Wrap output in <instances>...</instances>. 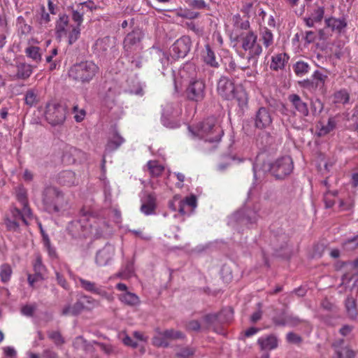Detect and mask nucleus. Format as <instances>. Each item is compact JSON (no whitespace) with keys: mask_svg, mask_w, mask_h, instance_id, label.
Returning a JSON list of instances; mask_svg holds the SVG:
<instances>
[{"mask_svg":"<svg viewBox=\"0 0 358 358\" xmlns=\"http://www.w3.org/2000/svg\"><path fill=\"white\" fill-rule=\"evenodd\" d=\"M42 201L45 209L49 213H59L67 206L64 194L57 187L47 186L42 192Z\"/></svg>","mask_w":358,"mask_h":358,"instance_id":"423d86ee","label":"nucleus"},{"mask_svg":"<svg viewBox=\"0 0 358 358\" xmlns=\"http://www.w3.org/2000/svg\"><path fill=\"white\" fill-rule=\"evenodd\" d=\"M288 100L291 103L292 106L301 115L307 117L309 115L308 106L306 102L303 101L301 96L296 94H289Z\"/></svg>","mask_w":358,"mask_h":358,"instance_id":"a211bd4d","label":"nucleus"},{"mask_svg":"<svg viewBox=\"0 0 358 358\" xmlns=\"http://www.w3.org/2000/svg\"><path fill=\"white\" fill-rule=\"evenodd\" d=\"M326 27L329 28L332 31L338 34L344 32L347 27V22L344 17L336 18L334 17H327L324 20Z\"/></svg>","mask_w":358,"mask_h":358,"instance_id":"412c9836","label":"nucleus"},{"mask_svg":"<svg viewBox=\"0 0 358 358\" xmlns=\"http://www.w3.org/2000/svg\"><path fill=\"white\" fill-rule=\"evenodd\" d=\"M335 102L345 103L349 101V94L345 90H340L334 94Z\"/></svg>","mask_w":358,"mask_h":358,"instance_id":"8fccbe9b","label":"nucleus"},{"mask_svg":"<svg viewBox=\"0 0 358 358\" xmlns=\"http://www.w3.org/2000/svg\"><path fill=\"white\" fill-rule=\"evenodd\" d=\"M142 38L143 34L140 30H134L126 36L123 45L127 55L137 54L142 50Z\"/></svg>","mask_w":358,"mask_h":358,"instance_id":"ddd939ff","label":"nucleus"},{"mask_svg":"<svg viewBox=\"0 0 358 358\" xmlns=\"http://www.w3.org/2000/svg\"><path fill=\"white\" fill-rule=\"evenodd\" d=\"M195 352V350L192 348L186 347L181 349L176 353L178 357L188 358L192 356Z\"/></svg>","mask_w":358,"mask_h":358,"instance_id":"864d4df0","label":"nucleus"},{"mask_svg":"<svg viewBox=\"0 0 358 358\" xmlns=\"http://www.w3.org/2000/svg\"><path fill=\"white\" fill-rule=\"evenodd\" d=\"M57 181L61 185L66 187H71L78 184V179L76 173L69 170L60 172L58 175Z\"/></svg>","mask_w":358,"mask_h":358,"instance_id":"4be33fe9","label":"nucleus"},{"mask_svg":"<svg viewBox=\"0 0 358 358\" xmlns=\"http://www.w3.org/2000/svg\"><path fill=\"white\" fill-rule=\"evenodd\" d=\"M293 169V164L289 157H283L277 159L270 166V172L278 179H282L289 175Z\"/></svg>","mask_w":358,"mask_h":358,"instance_id":"f8f14e48","label":"nucleus"},{"mask_svg":"<svg viewBox=\"0 0 358 358\" xmlns=\"http://www.w3.org/2000/svg\"><path fill=\"white\" fill-rule=\"evenodd\" d=\"M10 213V218L17 221L21 220L25 225H29V220L33 218V214L29 207L24 208L22 206V210H20L16 206H12Z\"/></svg>","mask_w":358,"mask_h":358,"instance_id":"f3484780","label":"nucleus"},{"mask_svg":"<svg viewBox=\"0 0 358 358\" xmlns=\"http://www.w3.org/2000/svg\"><path fill=\"white\" fill-rule=\"evenodd\" d=\"M221 322H229L233 319L234 311L231 307L225 308L219 313Z\"/></svg>","mask_w":358,"mask_h":358,"instance_id":"c03bdc74","label":"nucleus"},{"mask_svg":"<svg viewBox=\"0 0 358 358\" xmlns=\"http://www.w3.org/2000/svg\"><path fill=\"white\" fill-rule=\"evenodd\" d=\"M24 101L27 105L31 107L38 102L37 95L32 90H28L25 94Z\"/></svg>","mask_w":358,"mask_h":358,"instance_id":"a18cd8bd","label":"nucleus"},{"mask_svg":"<svg viewBox=\"0 0 358 358\" xmlns=\"http://www.w3.org/2000/svg\"><path fill=\"white\" fill-rule=\"evenodd\" d=\"M11 274H12V269L9 265L4 264V265L1 266L0 276H1V280L3 282H6L10 280Z\"/></svg>","mask_w":358,"mask_h":358,"instance_id":"de8ad7c7","label":"nucleus"},{"mask_svg":"<svg viewBox=\"0 0 358 358\" xmlns=\"http://www.w3.org/2000/svg\"><path fill=\"white\" fill-rule=\"evenodd\" d=\"M24 52L26 56L36 62H40L41 61L42 55L41 53V48L37 46L31 45L27 47Z\"/></svg>","mask_w":358,"mask_h":358,"instance_id":"f704fd0d","label":"nucleus"},{"mask_svg":"<svg viewBox=\"0 0 358 358\" xmlns=\"http://www.w3.org/2000/svg\"><path fill=\"white\" fill-rule=\"evenodd\" d=\"M80 28L74 27L69 23V16L66 14L59 15V18L55 22V36L57 39L61 41L66 37L68 40V44L72 45L79 38L80 35Z\"/></svg>","mask_w":358,"mask_h":358,"instance_id":"0eeeda50","label":"nucleus"},{"mask_svg":"<svg viewBox=\"0 0 358 358\" xmlns=\"http://www.w3.org/2000/svg\"><path fill=\"white\" fill-rule=\"evenodd\" d=\"M150 175L153 177L159 176L164 171V167L156 160H150L147 163Z\"/></svg>","mask_w":358,"mask_h":358,"instance_id":"72a5a7b5","label":"nucleus"},{"mask_svg":"<svg viewBox=\"0 0 358 358\" xmlns=\"http://www.w3.org/2000/svg\"><path fill=\"white\" fill-rule=\"evenodd\" d=\"M84 306L80 298L72 306H67L62 310L63 315H77L84 310Z\"/></svg>","mask_w":358,"mask_h":358,"instance_id":"c756f323","label":"nucleus"},{"mask_svg":"<svg viewBox=\"0 0 358 358\" xmlns=\"http://www.w3.org/2000/svg\"><path fill=\"white\" fill-rule=\"evenodd\" d=\"M178 15L185 19L194 20L198 18L200 16V13L195 11L184 10L178 13Z\"/></svg>","mask_w":358,"mask_h":358,"instance_id":"6e6d98bb","label":"nucleus"},{"mask_svg":"<svg viewBox=\"0 0 358 358\" xmlns=\"http://www.w3.org/2000/svg\"><path fill=\"white\" fill-rule=\"evenodd\" d=\"M5 224L8 231H17L19 229L20 224L18 221L13 220L10 217L5 219Z\"/></svg>","mask_w":358,"mask_h":358,"instance_id":"603ef678","label":"nucleus"},{"mask_svg":"<svg viewBox=\"0 0 358 358\" xmlns=\"http://www.w3.org/2000/svg\"><path fill=\"white\" fill-rule=\"evenodd\" d=\"M78 280L80 284V287L85 291L94 294L99 295L101 297L106 298L108 296V292L103 289L101 286L97 285L94 282L85 280L80 277L78 278Z\"/></svg>","mask_w":358,"mask_h":358,"instance_id":"6ab92c4d","label":"nucleus"},{"mask_svg":"<svg viewBox=\"0 0 358 358\" xmlns=\"http://www.w3.org/2000/svg\"><path fill=\"white\" fill-rule=\"evenodd\" d=\"M236 52L242 58H246L248 63L253 68L257 67L259 58L263 52L258 35L253 31L241 33L236 38Z\"/></svg>","mask_w":358,"mask_h":358,"instance_id":"f03ea898","label":"nucleus"},{"mask_svg":"<svg viewBox=\"0 0 358 358\" xmlns=\"http://www.w3.org/2000/svg\"><path fill=\"white\" fill-rule=\"evenodd\" d=\"M185 94L188 101L196 103H201L206 94L205 81L200 78H191L186 87Z\"/></svg>","mask_w":358,"mask_h":358,"instance_id":"6e6552de","label":"nucleus"},{"mask_svg":"<svg viewBox=\"0 0 358 358\" xmlns=\"http://www.w3.org/2000/svg\"><path fill=\"white\" fill-rule=\"evenodd\" d=\"M73 113H75L74 119L76 122H80L83 121L85 117L86 113L84 109H80L78 110V108L77 106H74Z\"/></svg>","mask_w":358,"mask_h":358,"instance_id":"4d7b16f0","label":"nucleus"},{"mask_svg":"<svg viewBox=\"0 0 358 358\" xmlns=\"http://www.w3.org/2000/svg\"><path fill=\"white\" fill-rule=\"evenodd\" d=\"M66 108L59 103H49L46 107L45 118L52 126L64 123L66 119Z\"/></svg>","mask_w":358,"mask_h":358,"instance_id":"9b49d317","label":"nucleus"},{"mask_svg":"<svg viewBox=\"0 0 358 358\" xmlns=\"http://www.w3.org/2000/svg\"><path fill=\"white\" fill-rule=\"evenodd\" d=\"M185 338V335L180 331L175 330L173 329H169L161 331L157 329L156 334L152 338V343L154 346L157 348H168L170 345V342L176 340H183Z\"/></svg>","mask_w":358,"mask_h":358,"instance_id":"9d476101","label":"nucleus"},{"mask_svg":"<svg viewBox=\"0 0 358 358\" xmlns=\"http://www.w3.org/2000/svg\"><path fill=\"white\" fill-rule=\"evenodd\" d=\"M257 343L263 350H271L278 345V340L275 335H268L259 338Z\"/></svg>","mask_w":358,"mask_h":358,"instance_id":"b1692460","label":"nucleus"},{"mask_svg":"<svg viewBox=\"0 0 358 358\" xmlns=\"http://www.w3.org/2000/svg\"><path fill=\"white\" fill-rule=\"evenodd\" d=\"M50 21V17L48 13L45 12L44 7L41 9V15L40 18L41 24H48Z\"/></svg>","mask_w":358,"mask_h":358,"instance_id":"338daca9","label":"nucleus"},{"mask_svg":"<svg viewBox=\"0 0 358 358\" xmlns=\"http://www.w3.org/2000/svg\"><path fill=\"white\" fill-rule=\"evenodd\" d=\"M110 48L111 40L108 36L96 40L94 44V50L101 54L106 53Z\"/></svg>","mask_w":358,"mask_h":358,"instance_id":"7c9ffc66","label":"nucleus"},{"mask_svg":"<svg viewBox=\"0 0 358 358\" xmlns=\"http://www.w3.org/2000/svg\"><path fill=\"white\" fill-rule=\"evenodd\" d=\"M273 122V117L269 109L260 107L255 116V127L259 129L269 127Z\"/></svg>","mask_w":358,"mask_h":358,"instance_id":"2eb2a0df","label":"nucleus"},{"mask_svg":"<svg viewBox=\"0 0 358 358\" xmlns=\"http://www.w3.org/2000/svg\"><path fill=\"white\" fill-rule=\"evenodd\" d=\"M17 23L19 25V30L22 34H28L31 30V26L27 24L22 17H17Z\"/></svg>","mask_w":358,"mask_h":358,"instance_id":"3c124183","label":"nucleus"},{"mask_svg":"<svg viewBox=\"0 0 358 358\" xmlns=\"http://www.w3.org/2000/svg\"><path fill=\"white\" fill-rule=\"evenodd\" d=\"M108 228L105 220L83 214L79 220L71 222L67 230L76 238H98Z\"/></svg>","mask_w":358,"mask_h":358,"instance_id":"f257e3e1","label":"nucleus"},{"mask_svg":"<svg viewBox=\"0 0 358 358\" xmlns=\"http://www.w3.org/2000/svg\"><path fill=\"white\" fill-rule=\"evenodd\" d=\"M336 124L337 121L335 117H329L326 124L320 122L317 126L318 129V136H324L329 134L331 131L335 129Z\"/></svg>","mask_w":358,"mask_h":358,"instance_id":"393cba45","label":"nucleus"},{"mask_svg":"<svg viewBox=\"0 0 358 358\" xmlns=\"http://www.w3.org/2000/svg\"><path fill=\"white\" fill-rule=\"evenodd\" d=\"M115 255V248L110 244H106L99 250L96 255V263L99 266L108 265Z\"/></svg>","mask_w":358,"mask_h":358,"instance_id":"dca6fc26","label":"nucleus"},{"mask_svg":"<svg viewBox=\"0 0 358 358\" xmlns=\"http://www.w3.org/2000/svg\"><path fill=\"white\" fill-rule=\"evenodd\" d=\"M99 66L92 61H84L73 64L68 74L73 80L82 83H89L99 73Z\"/></svg>","mask_w":358,"mask_h":358,"instance_id":"39448f33","label":"nucleus"},{"mask_svg":"<svg viewBox=\"0 0 358 358\" xmlns=\"http://www.w3.org/2000/svg\"><path fill=\"white\" fill-rule=\"evenodd\" d=\"M124 140L118 134L115 133L113 136L108 140L106 150L110 152L117 149L123 143Z\"/></svg>","mask_w":358,"mask_h":358,"instance_id":"473e14b6","label":"nucleus"},{"mask_svg":"<svg viewBox=\"0 0 358 358\" xmlns=\"http://www.w3.org/2000/svg\"><path fill=\"white\" fill-rule=\"evenodd\" d=\"M357 352L349 346L336 348L333 358H355Z\"/></svg>","mask_w":358,"mask_h":358,"instance_id":"2f4dec72","label":"nucleus"},{"mask_svg":"<svg viewBox=\"0 0 358 358\" xmlns=\"http://www.w3.org/2000/svg\"><path fill=\"white\" fill-rule=\"evenodd\" d=\"M16 198L21 206L29 207L27 199V190L22 186L17 187L15 189Z\"/></svg>","mask_w":358,"mask_h":358,"instance_id":"58836bf2","label":"nucleus"},{"mask_svg":"<svg viewBox=\"0 0 358 358\" xmlns=\"http://www.w3.org/2000/svg\"><path fill=\"white\" fill-rule=\"evenodd\" d=\"M316 39V34L313 31H307L305 32L304 40L308 43L314 42Z\"/></svg>","mask_w":358,"mask_h":358,"instance_id":"69168bd1","label":"nucleus"},{"mask_svg":"<svg viewBox=\"0 0 358 358\" xmlns=\"http://www.w3.org/2000/svg\"><path fill=\"white\" fill-rule=\"evenodd\" d=\"M192 137H198L205 142L213 143V148H216L221 141L224 131L220 125L214 118H207L198 123L194 127H188Z\"/></svg>","mask_w":358,"mask_h":358,"instance_id":"20e7f679","label":"nucleus"},{"mask_svg":"<svg viewBox=\"0 0 358 358\" xmlns=\"http://www.w3.org/2000/svg\"><path fill=\"white\" fill-rule=\"evenodd\" d=\"M48 338L51 339L55 345H61L64 343V339L63 338L61 334L57 331H51L48 333Z\"/></svg>","mask_w":358,"mask_h":358,"instance_id":"09e8293b","label":"nucleus"},{"mask_svg":"<svg viewBox=\"0 0 358 358\" xmlns=\"http://www.w3.org/2000/svg\"><path fill=\"white\" fill-rule=\"evenodd\" d=\"M187 5L192 9L210 10V6L204 0H187Z\"/></svg>","mask_w":358,"mask_h":358,"instance_id":"79ce46f5","label":"nucleus"},{"mask_svg":"<svg viewBox=\"0 0 358 358\" xmlns=\"http://www.w3.org/2000/svg\"><path fill=\"white\" fill-rule=\"evenodd\" d=\"M119 300L129 306H136L140 304L139 297L134 293L126 292L120 294L118 296Z\"/></svg>","mask_w":358,"mask_h":358,"instance_id":"cd10ccee","label":"nucleus"},{"mask_svg":"<svg viewBox=\"0 0 358 358\" xmlns=\"http://www.w3.org/2000/svg\"><path fill=\"white\" fill-rule=\"evenodd\" d=\"M42 275H43L38 273H35L34 275L29 274L28 275V278H27L29 285L31 287H33L34 284L36 282H37L43 278Z\"/></svg>","mask_w":358,"mask_h":358,"instance_id":"e2e57ef3","label":"nucleus"},{"mask_svg":"<svg viewBox=\"0 0 358 358\" xmlns=\"http://www.w3.org/2000/svg\"><path fill=\"white\" fill-rule=\"evenodd\" d=\"M287 341L290 343L297 344L301 341V338L293 332H289L287 334Z\"/></svg>","mask_w":358,"mask_h":358,"instance_id":"052dcab7","label":"nucleus"},{"mask_svg":"<svg viewBox=\"0 0 358 358\" xmlns=\"http://www.w3.org/2000/svg\"><path fill=\"white\" fill-rule=\"evenodd\" d=\"M185 328L188 331H198L201 329V324L198 320H190L185 324Z\"/></svg>","mask_w":358,"mask_h":358,"instance_id":"13d9d810","label":"nucleus"},{"mask_svg":"<svg viewBox=\"0 0 358 358\" xmlns=\"http://www.w3.org/2000/svg\"><path fill=\"white\" fill-rule=\"evenodd\" d=\"M17 76L18 78H28L32 73L31 66L26 63H20L17 66Z\"/></svg>","mask_w":358,"mask_h":358,"instance_id":"c9c22d12","label":"nucleus"},{"mask_svg":"<svg viewBox=\"0 0 358 358\" xmlns=\"http://www.w3.org/2000/svg\"><path fill=\"white\" fill-rule=\"evenodd\" d=\"M321 306L324 310L332 311L334 310L335 306L333 303H331L329 299H324L321 302Z\"/></svg>","mask_w":358,"mask_h":358,"instance_id":"0e129e2a","label":"nucleus"},{"mask_svg":"<svg viewBox=\"0 0 358 358\" xmlns=\"http://www.w3.org/2000/svg\"><path fill=\"white\" fill-rule=\"evenodd\" d=\"M259 41H262L263 45L266 49L273 46L274 43V36L272 31L264 27L259 29Z\"/></svg>","mask_w":358,"mask_h":358,"instance_id":"a878e982","label":"nucleus"},{"mask_svg":"<svg viewBox=\"0 0 358 358\" xmlns=\"http://www.w3.org/2000/svg\"><path fill=\"white\" fill-rule=\"evenodd\" d=\"M35 309L36 307L33 305H26L22 308L21 312L24 315L31 316L34 314Z\"/></svg>","mask_w":358,"mask_h":358,"instance_id":"680f3d73","label":"nucleus"},{"mask_svg":"<svg viewBox=\"0 0 358 358\" xmlns=\"http://www.w3.org/2000/svg\"><path fill=\"white\" fill-rule=\"evenodd\" d=\"M133 273V269L131 266H127L125 270L119 272L117 274V276L121 278L122 279H127L131 277Z\"/></svg>","mask_w":358,"mask_h":358,"instance_id":"bf43d9fd","label":"nucleus"},{"mask_svg":"<svg viewBox=\"0 0 358 358\" xmlns=\"http://www.w3.org/2000/svg\"><path fill=\"white\" fill-rule=\"evenodd\" d=\"M310 65L303 61H298L293 66V71L297 76H303L310 71Z\"/></svg>","mask_w":358,"mask_h":358,"instance_id":"e433bc0d","label":"nucleus"},{"mask_svg":"<svg viewBox=\"0 0 358 358\" xmlns=\"http://www.w3.org/2000/svg\"><path fill=\"white\" fill-rule=\"evenodd\" d=\"M289 59V56L286 53H279L275 55L271 58L270 67L271 69L278 71L285 67V64Z\"/></svg>","mask_w":358,"mask_h":358,"instance_id":"bb28decb","label":"nucleus"},{"mask_svg":"<svg viewBox=\"0 0 358 358\" xmlns=\"http://www.w3.org/2000/svg\"><path fill=\"white\" fill-rule=\"evenodd\" d=\"M325 3L324 0H310L307 3V16L303 20L308 27H313L320 23L324 18Z\"/></svg>","mask_w":358,"mask_h":358,"instance_id":"1a4fd4ad","label":"nucleus"},{"mask_svg":"<svg viewBox=\"0 0 358 358\" xmlns=\"http://www.w3.org/2000/svg\"><path fill=\"white\" fill-rule=\"evenodd\" d=\"M342 248L343 250L350 252L358 248V234L353 237L348 238L342 243Z\"/></svg>","mask_w":358,"mask_h":358,"instance_id":"4c0bfd02","label":"nucleus"},{"mask_svg":"<svg viewBox=\"0 0 358 358\" xmlns=\"http://www.w3.org/2000/svg\"><path fill=\"white\" fill-rule=\"evenodd\" d=\"M192 41L189 36H183L176 40L171 48V54L175 58H184L189 52Z\"/></svg>","mask_w":358,"mask_h":358,"instance_id":"4468645a","label":"nucleus"},{"mask_svg":"<svg viewBox=\"0 0 358 358\" xmlns=\"http://www.w3.org/2000/svg\"><path fill=\"white\" fill-rule=\"evenodd\" d=\"M345 313L350 320H356L358 318V309L357 300L352 296H348L344 302Z\"/></svg>","mask_w":358,"mask_h":358,"instance_id":"5701e85b","label":"nucleus"},{"mask_svg":"<svg viewBox=\"0 0 358 358\" xmlns=\"http://www.w3.org/2000/svg\"><path fill=\"white\" fill-rule=\"evenodd\" d=\"M203 58L205 63L208 65L215 68L219 66V63L216 60L215 52L208 44L205 45V50L203 52Z\"/></svg>","mask_w":358,"mask_h":358,"instance_id":"c85d7f7f","label":"nucleus"},{"mask_svg":"<svg viewBox=\"0 0 358 358\" xmlns=\"http://www.w3.org/2000/svg\"><path fill=\"white\" fill-rule=\"evenodd\" d=\"M85 310H90L99 306L97 300L94 299L90 296L83 295L80 297Z\"/></svg>","mask_w":358,"mask_h":358,"instance_id":"ea45409f","label":"nucleus"},{"mask_svg":"<svg viewBox=\"0 0 358 358\" xmlns=\"http://www.w3.org/2000/svg\"><path fill=\"white\" fill-rule=\"evenodd\" d=\"M324 109V104L321 100L316 99L310 102V110L313 115H320Z\"/></svg>","mask_w":358,"mask_h":358,"instance_id":"37998d69","label":"nucleus"},{"mask_svg":"<svg viewBox=\"0 0 358 358\" xmlns=\"http://www.w3.org/2000/svg\"><path fill=\"white\" fill-rule=\"evenodd\" d=\"M83 15H84V11L83 8H81L80 10H73L71 13V19L75 23L73 25L74 27H78V28H80V26L83 22Z\"/></svg>","mask_w":358,"mask_h":358,"instance_id":"a19ab883","label":"nucleus"},{"mask_svg":"<svg viewBox=\"0 0 358 358\" xmlns=\"http://www.w3.org/2000/svg\"><path fill=\"white\" fill-rule=\"evenodd\" d=\"M99 346L100 347L101 350L103 351L106 355L112 354L114 352V348L111 345L99 343Z\"/></svg>","mask_w":358,"mask_h":358,"instance_id":"774afa93","label":"nucleus"},{"mask_svg":"<svg viewBox=\"0 0 358 358\" xmlns=\"http://www.w3.org/2000/svg\"><path fill=\"white\" fill-rule=\"evenodd\" d=\"M217 93L224 100L235 99L241 110L248 107V94L242 86H236L232 80L222 76L217 83Z\"/></svg>","mask_w":358,"mask_h":358,"instance_id":"7ed1b4c3","label":"nucleus"},{"mask_svg":"<svg viewBox=\"0 0 358 358\" xmlns=\"http://www.w3.org/2000/svg\"><path fill=\"white\" fill-rule=\"evenodd\" d=\"M34 270L35 273H40L41 275L45 272V266L42 263V259L40 256L36 257L35 262L34 264Z\"/></svg>","mask_w":358,"mask_h":358,"instance_id":"5fc2aeb1","label":"nucleus"},{"mask_svg":"<svg viewBox=\"0 0 358 358\" xmlns=\"http://www.w3.org/2000/svg\"><path fill=\"white\" fill-rule=\"evenodd\" d=\"M220 320L219 313L208 314L203 317V320L208 327H211L216 323L221 322Z\"/></svg>","mask_w":358,"mask_h":358,"instance_id":"49530a36","label":"nucleus"},{"mask_svg":"<svg viewBox=\"0 0 358 358\" xmlns=\"http://www.w3.org/2000/svg\"><path fill=\"white\" fill-rule=\"evenodd\" d=\"M141 211L145 215L155 214L157 198L154 194H148L141 200Z\"/></svg>","mask_w":358,"mask_h":358,"instance_id":"aec40b11","label":"nucleus"}]
</instances>
